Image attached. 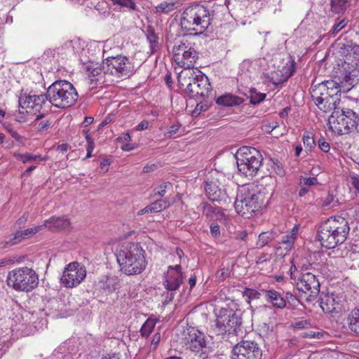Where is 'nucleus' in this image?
<instances>
[{
    "label": "nucleus",
    "mask_w": 359,
    "mask_h": 359,
    "mask_svg": "<svg viewBox=\"0 0 359 359\" xmlns=\"http://www.w3.org/2000/svg\"><path fill=\"white\" fill-rule=\"evenodd\" d=\"M349 230L348 222L345 218L331 217L319 225L317 238L323 247L333 249L346 240Z\"/></svg>",
    "instance_id": "obj_1"
},
{
    "label": "nucleus",
    "mask_w": 359,
    "mask_h": 359,
    "mask_svg": "<svg viewBox=\"0 0 359 359\" xmlns=\"http://www.w3.org/2000/svg\"><path fill=\"white\" fill-rule=\"evenodd\" d=\"M116 255L121 271L128 276L141 273L147 265L144 250L137 243H123Z\"/></svg>",
    "instance_id": "obj_2"
},
{
    "label": "nucleus",
    "mask_w": 359,
    "mask_h": 359,
    "mask_svg": "<svg viewBox=\"0 0 359 359\" xmlns=\"http://www.w3.org/2000/svg\"><path fill=\"white\" fill-rule=\"evenodd\" d=\"M274 187L273 184L262 185L256 192H242L237 194L233 203L236 212L242 216H247L266 207L273 194Z\"/></svg>",
    "instance_id": "obj_3"
},
{
    "label": "nucleus",
    "mask_w": 359,
    "mask_h": 359,
    "mask_svg": "<svg viewBox=\"0 0 359 359\" xmlns=\"http://www.w3.org/2000/svg\"><path fill=\"white\" fill-rule=\"evenodd\" d=\"M177 80L180 88L194 99L208 96L212 90L208 78L205 74H196L194 69L182 71Z\"/></svg>",
    "instance_id": "obj_4"
},
{
    "label": "nucleus",
    "mask_w": 359,
    "mask_h": 359,
    "mask_svg": "<svg viewBox=\"0 0 359 359\" xmlns=\"http://www.w3.org/2000/svg\"><path fill=\"white\" fill-rule=\"evenodd\" d=\"M209 10L203 5L196 4L187 7L181 18V26L187 31H194L196 34H203L210 25Z\"/></svg>",
    "instance_id": "obj_5"
},
{
    "label": "nucleus",
    "mask_w": 359,
    "mask_h": 359,
    "mask_svg": "<svg viewBox=\"0 0 359 359\" xmlns=\"http://www.w3.org/2000/svg\"><path fill=\"white\" fill-rule=\"evenodd\" d=\"M46 95L49 103L61 109L72 106L79 97L73 84L65 80L56 81L52 83L48 87Z\"/></svg>",
    "instance_id": "obj_6"
},
{
    "label": "nucleus",
    "mask_w": 359,
    "mask_h": 359,
    "mask_svg": "<svg viewBox=\"0 0 359 359\" xmlns=\"http://www.w3.org/2000/svg\"><path fill=\"white\" fill-rule=\"evenodd\" d=\"M241 174L253 178L258 174L262 165L263 157L260 151L254 147H242L233 156Z\"/></svg>",
    "instance_id": "obj_7"
},
{
    "label": "nucleus",
    "mask_w": 359,
    "mask_h": 359,
    "mask_svg": "<svg viewBox=\"0 0 359 359\" xmlns=\"http://www.w3.org/2000/svg\"><path fill=\"white\" fill-rule=\"evenodd\" d=\"M7 284L17 291L29 292L39 284V277L34 270L28 267L15 269L8 272Z\"/></svg>",
    "instance_id": "obj_8"
},
{
    "label": "nucleus",
    "mask_w": 359,
    "mask_h": 359,
    "mask_svg": "<svg viewBox=\"0 0 359 359\" xmlns=\"http://www.w3.org/2000/svg\"><path fill=\"white\" fill-rule=\"evenodd\" d=\"M183 342L186 348L199 359H208L211 348L203 332L194 327H187L184 332Z\"/></svg>",
    "instance_id": "obj_9"
},
{
    "label": "nucleus",
    "mask_w": 359,
    "mask_h": 359,
    "mask_svg": "<svg viewBox=\"0 0 359 359\" xmlns=\"http://www.w3.org/2000/svg\"><path fill=\"white\" fill-rule=\"evenodd\" d=\"M358 116L350 109H343L332 111L328 118V124L332 131L340 135L347 134L356 128L358 125Z\"/></svg>",
    "instance_id": "obj_10"
},
{
    "label": "nucleus",
    "mask_w": 359,
    "mask_h": 359,
    "mask_svg": "<svg viewBox=\"0 0 359 359\" xmlns=\"http://www.w3.org/2000/svg\"><path fill=\"white\" fill-rule=\"evenodd\" d=\"M172 53L175 61L185 70L193 69L198 59V53L196 50L194 44L185 38L175 42Z\"/></svg>",
    "instance_id": "obj_11"
},
{
    "label": "nucleus",
    "mask_w": 359,
    "mask_h": 359,
    "mask_svg": "<svg viewBox=\"0 0 359 359\" xmlns=\"http://www.w3.org/2000/svg\"><path fill=\"white\" fill-rule=\"evenodd\" d=\"M242 324L241 315L233 309H222L215 321L217 334H236Z\"/></svg>",
    "instance_id": "obj_12"
},
{
    "label": "nucleus",
    "mask_w": 359,
    "mask_h": 359,
    "mask_svg": "<svg viewBox=\"0 0 359 359\" xmlns=\"http://www.w3.org/2000/svg\"><path fill=\"white\" fill-rule=\"evenodd\" d=\"M47 95H29L19 98V112L36 115V120L43 118L48 112L46 106L48 105Z\"/></svg>",
    "instance_id": "obj_13"
},
{
    "label": "nucleus",
    "mask_w": 359,
    "mask_h": 359,
    "mask_svg": "<svg viewBox=\"0 0 359 359\" xmlns=\"http://www.w3.org/2000/svg\"><path fill=\"white\" fill-rule=\"evenodd\" d=\"M103 69L107 73L118 77H129L133 74L135 67L130 60L123 55L109 57L103 62Z\"/></svg>",
    "instance_id": "obj_14"
},
{
    "label": "nucleus",
    "mask_w": 359,
    "mask_h": 359,
    "mask_svg": "<svg viewBox=\"0 0 359 359\" xmlns=\"http://www.w3.org/2000/svg\"><path fill=\"white\" fill-rule=\"evenodd\" d=\"M294 284L299 291L309 294L306 299L307 302L313 301L320 294L318 276L311 272H301Z\"/></svg>",
    "instance_id": "obj_15"
},
{
    "label": "nucleus",
    "mask_w": 359,
    "mask_h": 359,
    "mask_svg": "<svg viewBox=\"0 0 359 359\" xmlns=\"http://www.w3.org/2000/svg\"><path fill=\"white\" fill-rule=\"evenodd\" d=\"M86 277L85 266L78 262H73L65 266L60 282L65 287L72 288L78 286Z\"/></svg>",
    "instance_id": "obj_16"
},
{
    "label": "nucleus",
    "mask_w": 359,
    "mask_h": 359,
    "mask_svg": "<svg viewBox=\"0 0 359 359\" xmlns=\"http://www.w3.org/2000/svg\"><path fill=\"white\" fill-rule=\"evenodd\" d=\"M262 351L255 341L243 340L232 350L231 359H261Z\"/></svg>",
    "instance_id": "obj_17"
},
{
    "label": "nucleus",
    "mask_w": 359,
    "mask_h": 359,
    "mask_svg": "<svg viewBox=\"0 0 359 359\" xmlns=\"http://www.w3.org/2000/svg\"><path fill=\"white\" fill-rule=\"evenodd\" d=\"M204 189L208 198L210 201L224 205L231 203V200L227 196L225 190L219 187L217 179L214 177L208 178L205 182Z\"/></svg>",
    "instance_id": "obj_18"
},
{
    "label": "nucleus",
    "mask_w": 359,
    "mask_h": 359,
    "mask_svg": "<svg viewBox=\"0 0 359 359\" xmlns=\"http://www.w3.org/2000/svg\"><path fill=\"white\" fill-rule=\"evenodd\" d=\"M182 266L179 264L175 266H170L165 276L163 285L168 291H175L182 284Z\"/></svg>",
    "instance_id": "obj_19"
},
{
    "label": "nucleus",
    "mask_w": 359,
    "mask_h": 359,
    "mask_svg": "<svg viewBox=\"0 0 359 359\" xmlns=\"http://www.w3.org/2000/svg\"><path fill=\"white\" fill-rule=\"evenodd\" d=\"M320 306L325 313H336L341 310V301L333 294H322L319 298Z\"/></svg>",
    "instance_id": "obj_20"
},
{
    "label": "nucleus",
    "mask_w": 359,
    "mask_h": 359,
    "mask_svg": "<svg viewBox=\"0 0 359 359\" xmlns=\"http://www.w3.org/2000/svg\"><path fill=\"white\" fill-rule=\"evenodd\" d=\"M118 285V280L116 276L102 277L95 285V291L107 295L114 292Z\"/></svg>",
    "instance_id": "obj_21"
},
{
    "label": "nucleus",
    "mask_w": 359,
    "mask_h": 359,
    "mask_svg": "<svg viewBox=\"0 0 359 359\" xmlns=\"http://www.w3.org/2000/svg\"><path fill=\"white\" fill-rule=\"evenodd\" d=\"M43 226L52 231L68 230L71 226V222L67 216L52 217L46 220Z\"/></svg>",
    "instance_id": "obj_22"
},
{
    "label": "nucleus",
    "mask_w": 359,
    "mask_h": 359,
    "mask_svg": "<svg viewBox=\"0 0 359 359\" xmlns=\"http://www.w3.org/2000/svg\"><path fill=\"white\" fill-rule=\"evenodd\" d=\"M263 294L274 307L283 309L286 306L285 299L277 291L274 290H263Z\"/></svg>",
    "instance_id": "obj_23"
},
{
    "label": "nucleus",
    "mask_w": 359,
    "mask_h": 359,
    "mask_svg": "<svg viewBox=\"0 0 359 359\" xmlns=\"http://www.w3.org/2000/svg\"><path fill=\"white\" fill-rule=\"evenodd\" d=\"M244 102L243 98L231 93H226L216 99V103L224 107L238 106Z\"/></svg>",
    "instance_id": "obj_24"
},
{
    "label": "nucleus",
    "mask_w": 359,
    "mask_h": 359,
    "mask_svg": "<svg viewBox=\"0 0 359 359\" xmlns=\"http://www.w3.org/2000/svg\"><path fill=\"white\" fill-rule=\"evenodd\" d=\"M297 233L294 229L292 231L284 236H279L277 235L276 242L279 245H282L284 246L285 249L287 251H289L292 249L294 242L297 237Z\"/></svg>",
    "instance_id": "obj_25"
},
{
    "label": "nucleus",
    "mask_w": 359,
    "mask_h": 359,
    "mask_svg": "<svg viewBox=\"0 0 359 359\" xmlns=\"http://www.w3.org/2000/svg\"><path fill=\"white\" fill-rule=\"evenodd\" d=\"M330 96L327 94V89L323 85L318 84L311 92V97L315 104H322L323 98H329Z\"/></svg>",
    "instance_id": "obj_26"
},
{
    "label": "nucleus",
    "mask_w": 359,
    "mask_h": 359,
    "mask_svg": "<svg viewBox=\"0 0 359 359\" xmlns=\"http://www.w3.org/2000/svg\"><path fill=\"white\" fill-rule=\"evenodd\" d=\"M340 100L339 99H333L331 96L329 98H323L322 104H316L319 109L323 111L324 112H328L332 110L335 111L339 108L337 107V104H339Z\"/></svg>",
    "instance_id": "obj_27"
},
{
    "label": "nucleus",
    "mask_w": 359,
    "mask_h": 359,
    "mask_svg": "<svg viewBox=\"0 0 359 359\" xmlns=\"http://www.w3.org/2000/svg\"><path fill=\"white\" fill-rule=\"evenodd\" d=\"M358 76L354 74V72L346 74L343 79L341 81L343 91H348L358 83Z\"/></svg>",
    "instance_id": "obj_28"
},
{
    "label": "nucleus",
    "mask_w": 359,
    "mask_h": 359,
    "mask_svg": "<svg viewBox=\"0 0 359 359\" xmlns=\"http://www.w3.org/2000/svg\"><path fill=\"white\" fill-rule=\"evenodd\" d=\"M347 321L349 329L359 334V309H353L348 315Z\"/></svg>",
    "instance_id": "obj_29"
},
{
    "label": "nucleus",
    "mask_w": 359,
    "mask_h": 359,
    "mask_svg": "<svg viewBox=\"0 0 359 359\" xmlns=\"http://www.w3.org/2000/svg\"><path fill=\"white\" fill-rule=\"evenodd\" d=\"M172 203L168 199H159L148 205V209L150 213L159 212L162 210L168 208Z\"/></svg>",
    "instance_id": "obj_30"
},
{
    "label": "nucleus",
    "mask_w": 359,
    "mask_h": 359,
    "mask_svg": "<svg viewBox=\"0 0 359 359\" xmlns=\"http://www.w3.org/2000/svg\"><path fill=\"white\" fill-rule=\"evenodd\" d=\"M155 8L156 13L168 14L177 8L176 2L173 0L164 1L158 4Z\"/></svg>",
    "instance_id": "obj_31"
},
{
    "label": "nucleus",
    "mask_w": 359,
    "mask_h": 359,
    "mask_svg": "<svg viewBox=\"0 0 359 359\" xmlns=\"http://www.w3.org/2000/svg\"><path fill=\"white\" fill-rule=\"evenodd\" d=\"M276 238L277 234L276 233V232L273 231L262 232L259 235L257 245L259 246V248H263L264 246L266 245L269 242L275 240L276 241Z\"/></svg>",
    "instance_id": "obj_32"
},
{
    "label": "nucleus",
    "mask_w": 359,
    "mask_h": 359,
    "mask_svg": "<svg viewBox=\"0 0 359 359\" xmlns=\"http://www.w3.org/2000/svg\"><path fill=\"white\" fill-rule=\"evenodd\" d=\"M147 38L150 44V50L151 53H154L156 50V48L158 45V37L155 33L154 29L151 27H148L147 29Z\"/></svg>",
    "instance_id": "obj_33"
},
{
    "label": "nucleus",
    "mask_w": 359,
    "mask_h": 359,
    "mask_svg": "<svg viewBox=\"0 0 359 359\" xmlns=\"http://www.w3.org/2000/svg\"><path fill=\"white\" fill-rule=\"evenodd\" d=\"M250 102L252 104L256 105L261 103L266 97V94L257 92L255 88L249 90Z\"/></svg>",
    "instance_id": "obj_34"
},
{
    "label": "nucleus",
    "mask_w": 359,
    "mask_h": 359,
    "mask_svg": "<svg viewBox=\"0 0 359 359\" xmlns=\"http://www.w3.org/2000/svg\"><path fill=\"white\" fill-rule=\"evenodd\" d=\"M14 156L18 160L21 161L23 163H27V162L29 161H45L46 159L44 157H42L41 155H34L32 154H15Z\"/></svg>",
    "instance_id": "obj_35"
},
{
    "label": "nucleus",
    "mask_w": 359,
    "mask_h": 359,
    "mask_svg": "<svg viewBox=\"0 0 359 359\" xmlns=\"http://www.w3.org/2000/svg\"><path fill=\"white\" fill-rule=\"evenodd\" d=\"M156 323V320L148 318L142 325L140 329V333L142 337H148L153 331Z\"/></svg>",
    "instance_id": "obj_36"
},
{
    "label": "nucleus",
    "mask_w": 359,
    "mask_h": 359,
    "mask_svg": "<svg viewBox=\"0 0 359 359\" xmlns=\"http://www.w3.org/2000/svg\"><path fill=\"white\" fill-rule=\"evenodd\" d=\"M348 0H331L332 10L335 13H343L348 6Z\"/></svg>",
    "instance_id": "obj_37"
},
{
    "label": "nucleus",
    "mask_w": 359,
    "mask_h": 359,
    "mask_svg": "<svg viewBox=\"0 0 359 359\" xmlns=\"http://www.w3.org/2000/svg\"><path fill=\"white\" fill-rule=\"evenodd\" d=\"M347 53L355 61H359V46L353 43L344 45Z\"/></svg>",
    "instance_id": "obj_38"
},
{
    "label": "nucleus",
    "mask_w": 359,
    "mask_h": 359,
    "mask_svg": "<svg viewBox=\"0 0 359 359\" xmlns=\"http://www.w3.org/2000/svg\"><path fill=\"white\" fill-rule=\"evenodd\" d=\"M25 240V236H23V232L22 230H18L15 233H14L11 238L6 241V245H14L19 243H20L22 241Z\"/></svg>",
    "instance_id": "obj_39"
},
{
    "label": "nucleus",
    "mask_w": 359,
    "mask_h": 359,
    "mask_svg": "<svg viewBox=\"0 0 359 359\" xmlns=\"http://www.w3.org/2000/svg\"><path fill=\"white\" fill-rule=\"evenodd\" d=\"M172 187V184L169 182H163L157 187H156L154 190V196H158L163 197L166 194V191L168 189Z\"/></svg>",
    "instance_id": "obj_40"
},
{
    "label": "nucleus",
    "mask_w": 359,
    "mask_h": 359,
    "mask_svg": "<svg viewBox=\"0 0 359 359\" xmlns=\"http://www.w3.org/2000/svg\"><path fill=\"white\" fill-rule=\"evenodd\" d=\"M114 4L126 7L132 11L137 10L135 3L133 0H111Z\"/></svg>",
    "instance_id": "obj_41"
},
{
    "label": "nucleus",
    "mask_w": 359,
    "mask_h": 359,
    "mask_svg": "<svg viewBox=\"0 0 359 359\" xmlns=\"http://www.w3.org/2000/svg\"><path fill=\"white\" fill-rule=\"evenodd\" d=\"M302 141H303L304 147L309 151H311L315 145V141H314L313 137L309 135V133L304 134Z\"/></svg>",
    "instance_id": "obj_42"
},
{
    "label": "nucleus",
    "mask_w": 359,
    "mask_h": 359,
    "mask_svg": "<svg viewBox=\"0 0 359 359\" xmlns=\"http://www.w3.org/2000/svg\"><path fill=\"white\" fill-rule=\"evenodd\" d=\"M42 229H43V226L40 225L25 229L22 231L23 236H25V239L29 238L32 237L34 234L38 233L39 231H41Z\"/></svg>",
    "instance_id": "obj_43"
},
{
    "label": "nucleus",
    "mask_w": 359,
    "mask_h": 359,
    "mask_svg": "<svg viewBox=\"0 0 359 359\" xmlns=\"http://www.w3.org/2000/svg\"><path fill=\"white\" fill-rule=\"evenodd\" d=\"M245 295L249 299H259L264 294H263V290L262 292H259L254 289L247 288L245 290Z\"/></svg>",
    "instance_id": "obj_44"
},
{
    "label": "nucleus",
    "mask_w": 359,
    "mask_h": 359,
    "mask_svg": "<svg viewBox=\"0 0 359 359\" xmlns=\"http://www.w3.org/2000/svg\"><path fill=\"white\" fill-rule=\"evenodd\" d=\"M320 85H323L324 87L326 89H327V90H335V89H343L341 83H339L337 81H333V80L322 82L321 83H320Z\"/></svg>",
    "instance_id": "obj_45"
},
{
    "label": "nucleus",
    "mask_w": 359,
    "mask_h": 359,
    "mask_svg": "<svg viewBox=\"0 0 359 359\" xmlns=\"http://www.w3.org/2000/svg\"><path fill=\"white\" fill-rule=\"evenodd\" d=\"M318 183V180L315 177H302L300 180L299 185L305 186L306 187L313 186Z\"/></svg>",
    "instance_id": "obj_46"
},
{
    "label": "nucleus",
    "mask_w": 359,
    "mask_h": 359,
    "mask_svg": "<svg viewBox=\"0 0 359 359\" xmlns=\"http://www.w3.org/2000/svg\"><path fill=\"white\" fill-rule=\"evenodd\" d=\"M347 22V20L343 19L340 20L338 23H336L333 26L332 30L330 31L331 34L333 35H336L337 34H338L343 28H344L346 26Z\"/></svg>",
    "instance_id": "obj_47"
},
{
    "label": "nucleus",
    "mask_w": 359,
    "mask_h": 359,
    "mask_svg": "<svg viewBox=\"0 0 359 359\" xmlns=\"http://www.w3.org/2000/svg\"><path fill=\"white\" fill-rule=\"evenodd\" d=\"M86 70L92 76H95L99 75L102 69L97 65V64H90L86 66Z\"/></svg>",
    "instance_id": "obj_48"
},
{
    "label": "nucleus",
    "mask_w": 359,
    "mask_h": 359,
    "mask_svg": "<svg viewBox=\"0 0 359 359\" xmlns=\"http://www.w3.org/2000/svg\"><path fill=\"white\" fill-rule=\"evenodd\" d=\"M273 169L274 172L279 176H283L285 174V170L283 169L282 163L276 160V161H273Z\"/></svg>",
    "instance_id": "obj_49"
},
{
    "label": "nucleus",
    "mask_w": 359,
    "mask_h": 359,
    "mask_svg": "<svg viewBox=\"0 0 359 359\" xmlns=\"http://www.w3.org/2000/svg\"><path fill=\"white\" fill-rule=\"evenodd\" d=\"M198 208L201 209L203 210V213L207 216L211 215L213 212L212 207L207 202L201 203Z\"/></svg>",
    "instance_id": "obj_50"
},
{
    "label": "nucleus",
    "mask_w": 359,
    "mask_h": 359,
    "mask_svg": "<svg viewBox=\"0 0 359 359\" xmlns=\"http://www.w3.org/2000/svg\"><path fill=\"white\" fill-rule=\"evenodd\" d=\"M29 214L25 212L22 215L21 217H20L15 224V227L16 229H22L25 226L27 219H28Z\"/></svg>",
    "instance_id": "obj_51"
},
{
    "label": "nucleus",
    "mask_w": 359,
    "mask_h": 359,
    "mask_svg": "<svg viewBox=\"0 0 359 359\" xmlns=\"http://www.w3.org/2000/svg\"><path fill=\"white\" fill-rule=\"evenodd\" d=\"M181 125L180 123L173 124L169 127L165 135L167 137H171L174 135H175L180 130Z\"/></svg>",
    "instance_id": "obj_52"
},
{
    "label": "nucleus",
    "mask_w": 359,
    "mask_h": 359,
    "mask_svg": "<svg viewBox=\"0 0 359 359\" xmlns=\"http://www.w3.org/2000/svg\"><path fill=\"white\" fill-rule=\"evenodd\" d=\"M334 202V196L332 194H328L327 196L324 198H322V206L325 208H330V205Z\"/></svg>",
    "instance_id": "obj_53"
},
{
    "label": "nucleus",
    "mask_w": 359,
    "mask_h": 359,
    "mask_svg": "<svg viewBox=\"0 0 359 359\" xmlns=\"http://www.w3.org/2000/svg\"><path fill=\"white\" fill-rule=\"evenodd\" d=\"M295 66H296V63H295L294 60H292L291 61V65L288 68V70L290 71V72L287 74V76H286V78L280 82H278V83L273 82V83L276 85H278V84H281L282 83L286 81L288 79V78H290V76H292L293 75V74L295 71Z\"/></svg>",
    "instance_id": "obj_54"
},
{
    "label": "nucleus",
    "mask_w": 359,
    "mask_h": 359,
    "mask_svg": "<svg viewBox=\"0 0 359 359\" xmlns=\"http://www.w3.org/2000/svg\"><path fill=\"white\" fill-rule=\"evenodd\" d=\"M318 147L324 152H328L330 149V146L328 142H325L324 139L320 138L318 141Z\"/></svg>",
    "instance_id": "obj_55"
},
{
    "label": "nucleus",
    "mask_w": 359,
    "mask_h": 359,
    "mask_svg": "<svg viewBox=\"0 0 359 359\" xmlns=\"http://www.w3.org/2000/svg\"><path fill=\"white\" fill-rule=\"evenodd\" d=\"M210 233L214 238H218L220 236V228L217 223H212L210 225Z\"/></svg>",
    "instance_id": "obj_56"
},
{
    "label": "nucleus",
    "mask_w": 359,
    "mask_h": 359,
    "mask_svg": "<svg viewBox=\"0 0 359 359\" xmlns=\"http://www.w3.org/2000/svg\"><path fill=\"white\" fill-rule=\"evenodd\" d=\"M215 276L217 278L223 280L229 276V270L224 268L221 269L216 272Z\"/></svg>",
    "instance_id": "obj_57"
},
{
    "label": "nucleus",
    "mask_w": 359,
    "mask_h": 359,
    "mask_svg": "<svg viewBox=\"0 0 359 359\" xmlns=\"http://www.w3.org/2000/svg\"><path fill=\"white\" fill-rule=\"evenodd\" d=\"M290 278L294 281V283L297 280V277L299 276L301 273H299L297 270V268L295 265L292 264L290 269Z\"/></svg>",
    "instance_id": "obj_58"
},
{
    "label": "nucleus",
    "mask_w": 359,
    "mask_h": 359,
    "mask_svg": "<svg viewBox=\"0 0 359 359\" xmlns=\"http://www.w3.org/2000/svg\"><path fill=\"white\" fill-rule=\"evenodd\" d=\"M310 325V323L306 320H301L295 323L294 327L297 329L306 328Z\"/></svg>",
    "instance_id": "obj_59"
},
{
    "label": "nucleus",
    "mask_w": 359,
    "mask_h": 359,
    "mask_svg": "<svg viewBox=\"0 0 359 359\" xmlns=\"http://www.w3.org/2000/svg\"><path fill=\"white\" fill-rule=\"evenodd\" d=\"M87 144H88L87 148H86L87 154H86V158H90L92 156V152L94 149L95 144H94V141H90L89 142H87Z\"/></svg>",
    "instance_id": "obj_60"
},
{
    "label": "nucleus",
    "mask_w": 359,
    "mask_h": 359,
    "mask_svg": "<svg viewBox=\"0 0 359 359\" xmlns=\"http://www.w3.org/2000/svg\"><path fill=\"white\" fill-rule=\"evenodd\" d=\"M148 126H149V122L147 121H142L135 127V130H137V131L143 130L147 129L148 128Z\"/></svg>",
    "instance_id": "obj_61"
},
{
    "label": "nucleus",
    "mask_w": 359,
    "mask_h": 359,
    "mask_svg": "<svg viewBox=\"0 0 359 359\" xmlns=\"http://www.w3.org/2000/svg\"><path fill=\"white\" fill-rule=\"evenodd\" d=\"M157 168L155 164L147 165L143 168L142 172L144 173H149L154 171Z\"/></svg>",
    "instance_id": "obj_62"
},
{
    "label": "nucleus",
    "mask_w": 359,
    "mask_h": 359,
    "mask_svg": "<svg viewBox=\"0 0 359 359\" xmlns=\"http://www.w3.org/2000/svg\"><path fill=\"white\" fill-rule=\"evenodd\" d=\"M351 184L353 187L359 192V177H351Z\"/></svg>",
    "instance_id": "obj_63"
},
{
    "label": "nucleus",
    "mask_w": 359,
    "mask_h": 359,
    "mask_svg": "<svg viewBox=\"0 0 359 359\" xmlns=\"http://www.w3.org/2000/svg\"><path fill=\"white\" fill-rule=\"evenodd\" d=\"M351 184L353 187L359 192V177H351Z\"/></svg>",
    "instance_id": "obj_64"
}]
</instances>
